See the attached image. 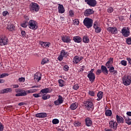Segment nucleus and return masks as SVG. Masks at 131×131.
<instances>
[{
  "mask_svg": "<svg viewBox=\"0 0 131 131\" xmlns=\"http://www.w3.org/2000/svg\"><path fill=\"white\" fill-rule=\"evenodd\" d=\"M122 83L125 86L130 85L131 83V76L129 75H125L122 79Z\"/></svg>",
  "mask_w": 131,
  "mask_h": 131,
  "instance_id": "f257e3e1",
  "label": "nucleus"
},
{
  "mask_svg": "<svg viewBox=\"0 0 131 131\" xmlns=\"http://www.w3.org/2000/svg\"><path fill=\"white\" fill-rule=\"evenodd\" d=\"M15 97H24L27 96V91L24 90L23 89H16L15 90Z\"/></svg>",
  "mask_w": 131,
  "mask_h": 131,
  "instance_id": "f03ea898",
  "label": "nucleus"
},
{
  "mask_svg": "<svg viewBox=\"0 0 131 131\" xmlns=\"http://www.w3.org/2000/svg\"><path fill=\"white\" fill-rule=\"evenodd\" d=\"M39 5L35 3H32L30 5V11L32 13H36L39 11Z\"/></svg>",
  "mask_w": 131,
  "mask_h": 131,
  "instance_id": "7ed1b4c3",
  "label": "nucleus"
},
{
  "mask_svg": "<svg viewBox=\"0 0 131 131\" xmlns=\"http://www.w3.org/2000/svg\"><path fill=\"white\" fill-rule=\"evenodd\" d=\"M29 28L32 29V30H36L38 28V26H37V22L34 20H30L29 21Z\"/></svg>",
  "mask_w": 131,
  "mask_h": 131,
  "instance_id": "20e7f679",
  "label": "nucleus"
},
{
  "mask_svg": "<svg viewBox=\"0 0 131 131\" xmlns=\"http://www.w3.org/2000/svg\"><path fill=\"white\" fill-rule=\"evenodd\" d=\"M83 23L87 28H91L93 26V19L86 17L84 19Z\"/></svg>",
  "mask_w": 131,
  "mask_h": 131,
  "instance_id": "39448f33",
  "label": "nucleus"
},
{
  "mask_svg": "<svg viewBox=\"0 0 131 131\" xmlns=\"http://www.w3.org/2000/svg\"><path fill=\"white\" fill-rule=\"evenodd\" d=\"M9 43V39L6 35L0 36V46H7Z\"/></svg>",
  "mask_w": 131,
  "mask_h": 131,
  "instance_id": "423d86ee",
  "label": "nucleus"
},
{
  "mask_svg": "<svg viewBox=\"0 0 131 131\" xmlns=\"http://www.w3.org/2000/svg\"><path fill=\"white\" fill-rule=\"evenodd\" d=\"M85 106L88 111L94 110V103L92 100L86 101L84 103Z\"/></svg>",
  "mask_w": 131,
  "mask_h": 131,
  "instance_id": "0eeeda50",
  "label": "nucleus"
},
{
  "mask_svg": "<svg viewBox=\"0 0 131 131\" xmlns=\"http://www.w3.org/2000/svg\"><path fill=\"white\" fill-rule=\"evenodd\" d=\"M82 60H83V56H78L77 55H76L74 57L73 59V63L74 64V65H77L78 63L80 62H81Z\"/></svg>",
  "mask_w": 131,
  "mask_h": 131,
  "instance_id": "6e6552de",
  "label": "nucleus"
},
{
  "mask_svg": "<svg viewBox=\"0 0 131 131\" xmlns=\"http://www.w3.org/2000/svg\"><path fill=\"white\" fill-rule=\"evenodd\" d=\"M118 125V124L117 123V122L114 121H110L109 122V127L111 128H113L114 130H116L117 129V126Z\"/></svg>",
  "mask_w": 131,
  "mask_h": 131,
  "instance_id": "1a4fd4ad",
  "label": "nucleus"
},
{
  "mask_svg": "<svg viewBox=\"0 0 131 131\" xmlns=\"http://www.w3.org/2000/svg\"><path fill=\"white\" fill-rule=\"evenodd\" d=\"M63 102H64L63 97L61 95H58L57 100L54 101V105H55V106H59V105L63 104Z\"/></svg>",
  "mask_w": 131,
  "mask_h": 131,
  "instance_id": "9d476101",
  "label": "nucleus"
},
{
  "mask_svg": "<svg viewBox=\"0 0 131 131\" xmlns=\"http://www.w3.org/2000/svg\"><path fill=\"white\" fill-rule=\"evenodd\" d=\"M85 3L90 7H95L97 6V1L96 0H84Z\"/></svg>",
  "mask_w": 131,
  "mask_h": 131,
  "instance_id": "9b49d317",
  "label": "nucleus"
},
{
  "mask_svg": "<svg viewBox=\"0 0 131 131\" xmlns=\"http://www.w3.org/2000/svg\"><path fill=\"white\" fill-rule=\"evenodd\" d=\"M93 28L96 33H100L102 31L101 28L99 27V23L96 21L93 24Z\"/></svg>",
  "mask_w": 131,
  "mask_h": 131,
  "instance_id": "f8f14e48",
  "label": "nucleus"
},
{
  "mask_svg": "<svg viewBox=\"0 0 131 131\" xmlns=\"http://www.w3.org/2000/svg\"><path fill=\"white\" fill-rule=\"evenodd\" d=\"M107 31L110 33H112V34H117L118 31L117 30V29L116 27H108L107 28Z\"/></svg>",
  "mask_w": 131,
  "mask_h": 131,
  "instance_id": "ddd939ff",
  "label": "nucleus"
},
{
  "mask_svg": "<svg viewBox=\"0 0 131 131\" xmlns=\"http://www.w3.org/2000/svg\"><path fill=\"white\" fill-rule=\"evenodd\" d=\"M84 121L86 126H88V127H90V126H92V125H93V121H92V118L89 117L85 118Z\"/></svg>",
  "mask_w": 131,
  "mask_h": 131,
  "instance_id": "4468645a",
  "label": "nucleus"
},
{
  "mask_svg": "<svg viewBox=\"0 0 131 131\" xmlns=\"http://www.w3.org/2000/svg\"><path fill=\"white\" fill-rule=\"evenodd\" d=\"M61 40L63 42L66 43H70L71 42V39H70V36L67 35H63L61 36Z\"/></svg>",
  "mask_w": 131,
  "mask_h": 131,
  "instance_id": "2eb2a0df",
  "label": "nucleus"
},
{
  "mask_svg": "<svg viewBox=\"0 0 131 131\" xmlns=\"http://www.w3.org/2000/svg\"><path fill=\"white\" fill-rule=\"evenodd\" d=\"M94 13V11L93 9H87L84 12V15L85 16V17H89L91 16V15H93Z\"/></svg>",
  "mask_w": 131,
  "mask_h": 131,
  "instance_id": "dca6fc26",
  "label": "nucleus"
},
{
  "mask_svg": "<svg viewBox=\"0 0 131 131\" xmlns=\"http://www.w3.org/2000/svg\"><path fill=\"white\" fill-rule=\"evenodd\" d=\"M127 29H128V30H126V28H123L121 30L122 34L125 37H127V36H129L130 33L128 28H127Z\"/></svg>",
  "mask_w": 131,
  "mask_h": 131,
  "instance_id": "f3484780",
  "label": "nucleus"
},
{
  "mask_svg": "<svg viewBox=\"0 0 131 131\" xmlns=\"http://www.w3.org/2000/svg\"><path fill=\"white\" fill-rule=\"evenodd\" d=\"M58 11L59 14H64L65 13V8L63 5L61 4H58Z\"/></svg>",
  "mask_w": 131,
  "mask_h": 131,
  "instance_id": "a211bd4d",
  "label": "nucleus"
},
{
  "mask_svg": "<svg viewBox=\"0 0 131 131\" xmlns=\"http://www.w3.org/2000/svg\"><path fill=\"white\" fill-rule=\"evenodd\" d=\"M87 77L89 78L90 81L91 82V83L95 82V79H96V76H95V74H91L88 73L87 75Z\"/></svg>",
  "mask_w": 131,
  "mask_h": 131,
  "instance_id": "6ab92c4d",
  "label": "nucleus"
},
{
  "mask_svg": "<svg viewBox=\"0 0 131 131\" xmlns=\"http://www.w3.org/2000/svg\"><path fill=\"white\" fill-rule=\"evenodd\" d=\"M116 118L117 121V123H118L119 124H120V123H124V119L122 117L117 115Z\"/></svg>",
  "mask_w": 131,
  "mask_h": 131,
  "instance_id": "aec40b11",
  "label": "nucleus"
},
{
  "mask_svg": "<svg viewBox=\"0 0 131 131\" xmlns=\"http://www.w3.org/2000/svg\"><path fill=\"white\" fill-rule=\"evenodd\" d=\"M113 63V58H110L105 63V67L106 68H110V67L113 66L112 64Z\"/></svg>",
  "mask_w": 131,
  "mask_h": 131,
  "instance_id": "412c9836",
  "label": "nucleus"
},
{
  "mask_svg": "<svg viewBox=\"0 0 131 131\" xmlns=\"http://www.w3.org/2000/svg\"><path fill=\"white\" fill-rule=\"evenodd\" d=\"M46 113H40L35 115L36 117L37 118H46L47 116Z\"/></svg>",
  "mask_w": 131,
  "mask_h": 131,
  "instance_id": "4be33fe9",
  "label": "nucleus"
},
{
  "mask_svg": "<svg viewBox=\"0 0 131 131\" xmlns=\"http://www.w3.org/2000/svg\"><path fill=\"white\" fill-rule=\"evenodd\" d=\"M107 68V67H105V66H101L102 73H103V74H104V75H108V73L109 72Z\"/></svg>",
  "mask_w": 131,
  "mask_h": 131,
  "instance_id": "5701e85b",
  "label": "nucleus"
},
{
  "mask_svg": "<svg viewBox=\"0 0 131 131\" xmlns=\"http://www.w3.org/2000/svg\"><path fill=\"white\" fill-rule=\"evenodd\" d=\"M103 95H104V93L102 91H99L97 94V101H101L102 99H103Z\"/></svg>",
  "mask_w": 131,
  "mask_h": 131,
  "instance_id": "b1692460",
  "label": "nucleus"
},
{
  "mask_svg": "<svg viewBox=\"0 0 131 131\" xmlns=\"http://www.w3.org/2000/svg\"><path fill=\"white\" fill-rule=\"evenodd\" d=\"M123 117L125 120V123H126V124H128V125H130L131 119L129 118L128 116L126 117L125 116H123Z\"/></svg>",
  "mask_w": 131,
  "mask_h": 131,
  "instance_id": "393cba45",
  "label": "nucleus"
},
{
  "mask_svg": "<svg viewBox=\"0 0 131 131\" xmlns=\"http://www.w3.org/2000/svg\"><path fill=\"white\" fill-rule=\"evenodd\" d=\"M73 40L75 41V42H77L78 43H79L80 42H81L82 41V39L81 37L76 36L73 37Z\"/></svg>",
  "mask_w": 131,
  "mask_h": 131,
  "instance_id": "a878e982",
  "label": "nucleus"
},
{
  "mask_svg": "<svg viewBox=\"0 0 131 131\" xmlns=\"http://www.w3.org/2000/svg\"><path fill=\"white\" fill-rule=\"evenodd\" d=\"M35 80H37V81H39L41 79V74L40 73H36L34 77Z\"/></svg>",
  "mask_w": 131,
  "mask_h": 131,
  "instance_id": "bb28decb",
  "label": "nucleus"
},
{
  "mask_svg": "<svg viewBox=\"0 0 131 131\" xmlns=\"http://www.w3.org/2000/svg\"><path fill=\"white\" fill-rule=\"evenodd\" d=\"M7 29H8L9 31L13 32L15 30V26L13 24H9L7 26Z\"/></svg>",
  "mask_w": 131,
  "mask_h": 131,
  "instance_id": "cd10ccee",
  "label": "nucleus"
},
{
  "mask_svg": "<svg viewBox=\"0 0 131 131\" xmlns=\"http://www.w3.org/2000/svg\"><path fill=\"white\" fill-rule=\"evenodd\" d=\"M77 107H78V103L75 102L71 104L70 108L71 110H75Z\"/></svg>",
  "mask_w": 131,
  "mask_h": 131,
  "instance_id": "c85d7f7f",
  "label": "nucleus"
},
{
  "mask_svg": "<svg viewBox=\"0 0 131 131\" xmlns=\"http://www.w3.org/2000/svg\"><path fill=\"white\" fill-rule=\"evenodd\" d=\"M1 94H7L12 92V88H6L1 91Z\"/></svg>",
  "mask_w": 131,
  "mask_h": 131,
  "instance_id": "c756f323",
  "label": "nucleus"
},
{
  "mask_svg": "<svg viewBox=\"0 0 131 131\" xmlns=\"http://www.w3.org/2000/svg\"><path fill=\"white\" fill-rule=\"evenodd\" d=\"M82 40L84 43H89L90 42V38H89L88 35H84L83 37Z\"/></svg>",
  "mask_w": 131,
  "mask_h": 131,
  "instance_id": "7c9ffc66",
  "label": "nucleus"
},
{
  "mask_svg": "<svg viewBox=\"0 0 131 131\" xmlns=\"http://www.w3.org/2000/svg\"><path fill=\"white\" fill-rule=\"evenodd\" d=\"M41 46H43V48H49L51 46V43L49 42H42L41 44Z\"/></svg>",
  "mask_w": 131,
  "mask_h": 131,
  "instance_id": "2f4dec72",
  "label": "nucleus"
},
{
  "mask_svg": "<svg viewBox=\"0 0 131 131\" xmlns=\"http://www.w3.org/2000/svg\"><path fill=\"white\" fill-rule=\"evenodd\" d=\"M21 26L24 28H26L27 27L29 26V22L25 20L21 24Z\"/></svg>",
  "mask_w": 131,
  "mask_h": 131,
  "instance_id": "473e14b6",
  "label": "nucleus"
},
{
  "mask_svg": "<svg viewBox=\"0 0 131 131\" xmlns=\"http://www.w3.org/2000/svg\"><path fill=\"white\" fill-rule=\"evenodd\" d=\"M105 116H112V111L111 110H106L105 112Z\"/></svg>",
  "mask_w": 131,
  "mask_h": 131,
  "instance_id": "72a5a7b5",
  "label": "nucleus"
},
{
  "mask_svg": "<svg viewBox=\"0 0 131 131\" xmlns=\"http://www.w3.org/2000/svg\"><path fill=\"white\" fill-rule=\"evenodd\" d=\"M58 82L59 86L61 88H63V86H64V84H65V81H64L62 79H59Z\"/></svg>",
  "mask_w": 131,
  "mask_h": 131,
  "instance_id": "f704fd0d",
  "label": "nucleus"
},
{
  "mask_svg": "<svg viewBox=\"0 0 131 131\" xmlns=\"http://www.w3.org/2000/svg\"><path fill=\"white\" fill-rule=\"evenodd\" d=\"M27 92V94H33V93H36L37 92V90L36 89H31L28 91H26Z\"/></svg>",
  "mask_w": 131,
  "mask_h": 131,
  "instance_id": "c9c22d12",
  "label": "nucleus"
},
{
  "mask_svg": "<svg viewBox=\"0 0 131 131\" xmlns=\"http://www.w3.org/2000/svg\"><path fill=\"white\" fill-rule=\"evenodd\" d=\"M49 88H45L41 90L40 93H42V94H49Z\"/></svg>",
  "mask_w": 131,
  "mask_h": 131,
  "instance_id": "e433bc0d",
  "label": "nucleus"
},
{
  "mask_svg": "<svg viewBox=\"0 0 131 131\" xmlns=\"http://www.w3.org/2000/svg\"><path fill=\"white\" fill-rule=\"evenodd\" d=\"M47 63H49V59L45 58L42 59L41 62V65H45V64H47Z\"/></svg>",
  "mask_w": 131,
  "mask_h": 131,
  "instance_id": "4c0bfd02",
  "label": "nucleus"
},
{
  "mask_svg": "<svg viewBox=\"0 0 131 131\" xmlns=\"http://www.w3.org/2000/svg\"><path fill=\"white\" fill-rule=\"evenodd\" d=\"M74 125L75 127H79L81 125V123L78 121H76L74 122Z\"/></svg>",
  "mask_w": 131,
  "mask_h": 131,
  "instance_id": "58836bf2",
  "label": "nucleus"
},
{
  "mask_svg": "<svg viewBox=\"0 0 131 131\" xmlns=\"http://www.w3.org/2000/svg\"><path fill=\"white\" fill-rule=\"evenodd\" d=\"M33 96L34 97V98H39L40 97H42V94L40 92L39 93L33 94Z\"/></svg>",
  "mask_w": 131,
  "mask_h": 131,
  "instance_id": "ea45409f",
  "label": "nucleus"
},
{
  "mask_svg": "<svg viewBox=\"0 0 131 131\" xmlns=\"http://www.w3.org/2000/svg\"><path fill=\"white\" fill-rule=\"evenodd\" d=\"M50 98H51V95L48 94L47 95L44 94L42 97V100H48V99H50Z\"/></svg>",
  "mask_w": 131,
  "mask_h": 131,
  "instance_id": "a19ab883",
  "label": "nucleus"
},
{
  "mask_svg": "<svg viewBox=\"0 0 131 131\" xmlns=\"http://www.w3.org/2000/svg\"><path fill=\"white\" fill-rule=\"evenodd\" d=\"M67 54H68V52H66L64 50H61L60 52V55H62L63 57H65Z\"/></svg>",
  "mask_w": 131,
  "mask_h": 131,
  "instance_id": "79ce46f5",
  "label": "nucleus"
},
{
  "mask_svg": "<svg viewBox=\"0 0 131 131\" xmlns=\"http://www.w3.org/2000/svg\"><path fill=\"white\" fill-rule=\"evenodd\" d=\"M59 121L58 119H54L52 120V123L53 124H58L59 123Z\"/></svg>",
  "mask_w": 131,
  "mask_h": 131,
  "instance_id": "37998d69",
  "label": "nucleus"
},
{
  "mask_svg": "<svg viewBox=\"0 0 131 131\" xmlns=\"http://www.w3.org/2000/svg\"><path fill=\"white\" fill-rule=\"evenodd\" d=\"M70 17H74V12L72 10H70L69 12Z\"/></svg>",
  "mask_w": 131,
  "mask_h": 131,
  "instance_id": "c03bdc74",
  "label": "nucleus"
},
{
  "mask_svg": "<svg viewBox=\"0 0 131 131\" xmlns=\"http://www.w3.org/2000/svg\"><path fill=\"white\" fill-rule=\"evenodd\" d=\"M107 69H108V72H110V73H112L115 69L113 66H112V67H110V68H107Z\"/></svg>",
  "mask_w": 131,
  "mask_h": 131,
  "instance_id": "a18cd8bd",
  "label": "nucleus"
},
{
  "mask_svg": "<svg viewBox=\"0 0 131 131\" xmlns=\"http://www.w3.org/2000/svg\"><path fill=\"white\" fill-rule=\"evenodd\" d=\"M73 22L74 23V25H79V20L77 19L73 20Z\"/></svg>",
  "mask_w": 131,
  "mask_h": 131,
  "instance_id": "49530a36",
  "label": "nucleus"
},
{
  "mask_svg": "<svg viewBox=\"0 0 131 131\" xmlns=\"http://www.w3.org/2000/svg\"><path fill=\"white\" fill-rule=\"evenodd\" d=\"M126 42L129 46L131 45V37L127 38L126 40Z\"/></svg>",
  "mask_w": 131,
  "mask_h": 131,
  "instance_id": "de8ad7c7",
  "label": "nucleus"
},
{
  "mask_svg": "<svg viewBox=\"0 0 131 131\" xmlns=\"http://www.w3.org/2000/svg\"><path fill=\"white\" fill-rule=\"evenodd\" d=\"M73 89L75 90V91H77V90L79 89V85H78V84H76L73 86Z\"/></svg>",
  "mask_w": 131,
  "mask_h": 131,
  "instance_id": "09e8293b",
  "label": "nucleus"
},
{
  "mask_svg": "<svg viewBox=\"0 0 131 131\" xmlns=\"http://www.w3.org/2000/svg\"><path fill=\"white\" fill-rule=\"evenodd\" d=\"M121 64L123 66H126V65H127V61H126V60H122L121 61Z\"/></svg>",
  "mask_w": 131,
  "mask_h": 131,
  "instance_id": "8fccbe9b",
  "label": "nucleus"
},
{
  "mask_svg": "<svg viewBox=\"0 0 131 131\" xmlns=\"http://www.w3.org/2000/svg\"><path fill=\"white\" fill-rule=\"evenodd\" d=\"M114 11L113 8L112 7H109L107 9V13H108L109 14H111V13H112Z\"/></svg>",
  "mask_w": 131,
  "mask_h": 131,
  "instance_id": "3c124183",
  "label": "nucleus"
},
{
  "mask_svg": "<svg viewBox=\"0 0 131 131\" xmlns=\"http://www.w3.org/2000/svg\"><path fill=\"white\" fill-rule=\"evenodd\" d=\"M63 69L64 71H68V70H69V66L65 65L63 66Z\"/></svg>",
  "mask_w": 131,
  "mask_h": 131,
  "instance_id": "603ef678",
  "label": "nucleus"
},
{
  "mask_svg": "<svg viewBox=\"0 0 131 131\" xmlns=\"http://www.w3.org/2000/svg\"><path fill=\"white\" fill-rule=\"evenodd\" d=\"M89 95L91 97H95V92L90 91L89 92Z\"/></svg>",
  "mask_w": 131,
  "mask_h": 131,
  "instance_id": "864d4df0",
  "label": "nucleus"
},
{
  "mask_svg": "<svg viewBox=\"0 0 131 131\" xmlns=\"http://www.w3.org/2000/svg\"><path fill=\"white\" fill-rule=\"evenodd\" d=\"M58 61H62L64 59V56L60 54L57 58Z\"/></svg>",
  "mask_w": 131,
  "mask_h": 131,
  "instance_id": "5fc2aeb1",
  "label": "nucleus"
},
{
  "mask_svg": "<svg viewBox=\"0 0 131 131\" xmlns=\"http://www.w3.org/2000/svg\"><path fill=\"white\" fill-rule=\"evenodd\" d=\"M102 69H101L100 70V69H98L97 70L96 72V75H100V74H101V73H102Z\"/></svg>",
  "mask_w": 131,
  "mask_h": 131,
  "instance_id": "6e6d98bb",
  "label": "nucleus"
},
{
  "mask_svg": "<svg viewBox=\"0 0 131 131\" xmlns=\"http://www.w3.org/2000/svg\"><path fill=\"white\" fill-rule=\"evenodd\" d=\"M24 18L25 20V21H27V22H28V21H29V16H28V15H25L24 16Z\"/></svg>",
  "mask_w": 131,
  "mask_h": 131,
  "instance_id": "4d7b16f0",
  "label": "nucleus"
},
{
  "mask_svg": "<svg viewBox=\"0 0 131 131\" xmlns=\"http://www.w3.org/2000/svg\"><path fill=\"white\" fill-rule=\"evenodd\" d=\"M7 15H9V12L5 11L3 12V16H4V17H6Z\"/></svg>",
  "mask_w": 131,
  "mask_h": 131,
  "instance_id": "13d9d810",
  "label": "nucleus"
},
{
  "mask_svg": "<svg viewBox=\"0 0 131 131\" xmlns=\"http://www.w3.org/2000/svg\"><path fill=\"white\" fill-rule=\"evenodd\" d=\"M18 81H19V82H24V81H25V78H24V77L19 78L18 79Z\"/></svg>",
  "mask_w": 131,
  "mask_h": 131,
  "instance_id": "bf43d9fd",
  "label": "nucleus"
},
{
  "mask_svg": "<svg viewBox=\"0 0 131 131\" xmlns=\"http://www.w3.org/2000/svg\"><path fill=\"white\" fill-rule=\"evenodd\" d=\"M0 131H4V125L0 122Z\"/></svg>",
  "mask_w": 131,
  "mask_h": 131,
  "instance_id": "052dcab7",
  "label": "nucleus"
},
{
  "mask_svg": "<svg viewBox=\"0 0 131 131\" xmlns=\"http://www.w3.org/2000/svg\"><path fill=\"white\" fill-rule=\"evenodd\" d=\"M2 76V78H4V77H6V76H9V74L8 73H4L1 74Z\"/></svg>",
  "mask_w": 131,
  "mask_h": 131,
  "instance_id": "680f3d73",
  "label": "nucleus"
},
{
  "mask_svg": "<svg viewBox=\"0 0 131 131\" xmlns=\"http://www.w3.org/2000/svg\"><path fill=\"white\" fill-rule=\"evenodd\" d=\"M21 34L23 36H25L26 35V32L25 31H21Z\"/></svg>",
  "mask_w": 131,
  "mask_h": 131,
  "instance_id": "e2e57ef3",
  "label": "nucleus"
},
{
  "mask_svg": "<svg viewBox=\"0 0 131 131\" xmlns=\"http://www.w3.org/2000/svg\"><path fill=\"white\" fill-rule=\"evenodd\" d=\"M112 73L113 74V75H117L118 72H117V70H113V72H112Z\"/></svg>",
  "mask_w": 131,
  "mask_h": 131,
  "instance_id": "0e129e2a",
  "label": "nucleus"
},
{
  "mask_svg": "<svg viewBox=\"0 0 131 131\" xmlns=\"http://www.w3.org/2000/svg\"><path fill=\"white\" fill-rule=\"evenodd\" d=\"M12 86H13V89H17V88H19V85L14 84V85H12Z\"/></svg>",
  "mask_w": 131,
  "mask_h": 131,
  "instance_id": "69168bd1",
  "label": "nucleus"
},
{
  "mask_svg": "<svg viewBox=\"0 0 131 131\" xmlns=\"http://www.w3.org/2000/svg\"><path fill=\"white\" fill-rule=\"evenodd\" d=\"M41 86V85H35L32 86V89H34V88H40Z\"/></svg>",
  "mask_w": 131,
  "mask_h": 131,
  "instance_id": "338daca9",
  "label": "nucleus"
},
{
  "mask_svg": "<svg viewBox=\"0 0 131 131\" xmlns=\"http://www.w3.org/2000/svg\"><path fill=\"white\" fill-rule=\"evenodd\" d=\"M126 115H127L128 117L131 116V112H127Z\"/></svg>",
  "mask_w": 131,
  "mask_h": 131,
  "instance_id": "774afa93",
  "label": "nucleus"
}]
</instances>
